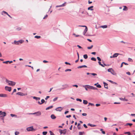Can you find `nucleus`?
I'll return each instance as SVG.
<instances>
[{
	"instance_id": "nucleus-1",
	"label": "nucleus",
	"mask_w": 135,
	"mask_h": 135,
	"mask_svg": "<svg viewBox=\"0 0 135 135\" xmlns=\"http://www.w3.org/2000/svg\"><path fill=\"white\" fill-rule=\"evenodd\" d=\"M108 72H110L113 75H115L116 74V73L112 68L108 69Z\"/></svg>"
},
{
	"instance_id": "nucleus-2",
	"label": "nucleus",
	"mask_w": 135,
	"mask_h": 135,
	"mask_svg": "<svg viewBox=\"0 0 135 135\" xmlns=\"http://www.w3.org/2000/svg\"><path fill=\"white\" fill-rule=\"evenodd\" d=\"M6 113L5 112H2V111L0 114V118H2V119L3 120V122L4 121V119L3 117L6 116Z\"/></svg>"
},
{
	"instance_id": "nucleus-3",
	"label": "nucleus",
	"mask_w": 135,
	"mask_h": 135,
	"mask_svg": "<svg viewBox=\"0 0 135 135\" xmlns=\"http://www.w3.org/2000/svg\"><path fill=\"white\" fill-rule=\"evenodd\" d=\"M27 130L28 131H35V129L33 128V127H28L27 128Z\"/></svg>"
},
{
	"instance_id": "nucleus-4",
	"label": "nucleus",
	"mask_w": 135,
	"mask_h": 135,
	"mask_svg": "<svg viewBox=\"0 0 135 135\" xmlns=\"http://www.w3.org/2000/svg\"><path fill=\"white\" fill-rule=\"evenodd\" d=\"M62 86H64V87L59 89V90L64 89L67 88L68 87H69L68 85L67 84H65L64 85H62Z\"/></svg>"
},
{
	"instance_id": "nucleus-5",
	"label": "nucleus",
	"mask_w": 135,
	"mask_h": 135,
	"mask_svg": "<svg viewBox=\"0 0 135 135\" xmlns=\"http://www.w3.org/2000/svg\"><path fill=\"white\" fill-rule=\"evenodd\" d=\"M66 129H64V130H59V132L61 134H66Z\"/></svg>"
},
{
	"instance_id": "nucleus-6",
	"label": "nucleus",
	"mask_w": 135,
	"mask_h": 135,
	"mask_svg": "<svg viewBox=\"0 0 135 135\" xmlns=\"http://www.w3.org/2000/svg\"><path fill=\"white\" fill-rule=\"evenodd\" d=\"M16 94L22 96L26 95L27 94L26 93L24 94L22 92H18Z\"/></svg>"
},
{
	"instance_id": "nucleus-7",
	"label": "nucleus",
	"mask_w": 135,
	"mask_h": 135,
	"mask_svg": "<svg viewBox=\"0 0 135 135\" xmlns=\"http://www.w3.org/2000/svg\"><path fill=\"white\" fill-rule=\"evenodd\" d=\"M15 84L16 83L15 82L11 81H10L9 83H8V85L12 86L15 85Z\"/></svg>"
},
{
	"instance_id": "nucleus-8",
	"label": "nucleus",
	"mask_w": 135,
	"mask_h": 135,
	"mask_svg": "<svg viewBox=\"0 0 135 135\" xmlns=\"http://www.w3.org/2000/svg\"><path fill=\"white\" fill-rule=\"evenodd\" d=\"M5 88L6 90L8 91H10L11 90V88L7 86H5Z\"/></svg>"
},
{
	"instance_id": "nucleus-9",
	"label": "nucleus",
	"mask_w": 135,
	"mask_h": 135,
	"mask_svg": "<svg viewBox=\"0 0 135 135\" xmlns=\"http://www.w3.org/2000/svg\"><path fill=\"white\" fill-rule=\"evenodd\" d=\"M63 109V108L61 107H59L56 108L55 110L57 111H61L62 109Z\"/></svg>"
},
{
	"instance_id": "nucleus-10",
	"label": "nucleus",
	"mask_w": 135,
	"mask_h": 135,
	"mask_svg": "<svg viewBox=\"0 0 135 135\" xmlns=\"http://www.w3.org/2000/svg\"><path fill=\"white\" fill-rule=\"evenodd\" d=\"M7 96V95L5 94H0V97H6Z\"/></svg>"
},
{
	"instance_id": "nucleus-11",
	"label": "nucleus",
	"mask_w": 135,
	"mask_h": 135,
	"mask_svg": "<svg viewBox=\"0 0 135 135\" xmlns=\"http://www.w3.org/2000/svg\"><path fill=\"white\" fill-rule=\"evenodd\" d=\"M103 84H104V88L107 89H108V87L107 86H108V84L104 82H103Z\"/></svg>"
},
{
	"instance_id": "nucleus-12",
	"label": "nucleus",
	"mask_w": 135,
	"mask_h": 135,
	"mask_svg": "<svg viewBox=\"0 0 135 135\" xmlns=\"http://www.w3.org/2000/svg\"><path fill=\"white\" fill-rule=\"evenodd\" d=\"M39 113V114H41V112L40 111H38V112H35L33 113H29L28 114H36V113Z\"/></svg>"
},
{
	"instance_id": "nucleus-13",
	"label": "nucleus",
	"mask_w": 135,
	"mask_h": 135,
	"mask_svg": "<svg viewBox=\"0 0 135 135\" xmlns=\"http://www.w3.org/2000/svg\"><path fill=\"white\" fill-rule=\"evenodd\" d=\"M87 66L85 65H83L81 66H79L78 67V68H87Z\"/></svg>"
},
{
	"instance_id": "nucleus-14",
	"label": "nucleus",
	"mask_w": 135,
	"mask_h": 135,
	"mask_svg": "<svg viewBox=\"0 0 135 135\" xmlns=\"http://www.w3.org/2000/svg\"><path fill=\"white\" fill-rule=\"evenodd\" d=\"M120 54L119 53H115L113 55V57L114 58L117 57Z\"/></svg>"
},
{
	"instance_id": "nucleus-15",
	"label": "nucleus",
	"mask_w": 135,
	"mask_h": 135,
	"mask_svg": "<svg viewBox=\"0 0 135 135\" xmlns=\"http://www.w3.org/2000/svg\"><path fill=\"white\" fill-rule=\"evenodd\" d=\"M119 99L121 100L126 101H128V99H126L125 98H119Z\"/></svg>"
},
{
	"instance_id": "nucleus-16",
	"label": "nucleus",
	"mask_w": 135,
	"mask_h": 135,
	"mask_svg": "<svg viewBox=\"0 0 135 135\" xmlns=\"http://www.w3.org/2000/svg\"><path fill=\"white\" fill-rule=\"evenodd\" d=\"M93 7V6H91L90 7H88V10H90L91 11H93V9L92 8Z\"/></svg>"
},
{
	"instance_id": "nucleus-17",
	"label": "nucleus",
	"mask_w": 135,
	"mask_h": 135,
	"mask_svg": "<svg viewBox=\"0 0 135 135\" xmlns=\"http://www.w3.org/2000/svg\"><path fill=\"white\" fill-rule=\"evenodd\" d=\"M33 99H36V100H40V98L39 97H33Z\"/></svg>"
},
{
	"instance_id": "nucleus-18",
	"label": "nucleus",
	"mask_w": 135,
	"mask_h": 135,
	"mask_svg": "<svg viewBox=\"0 0 135 135\" xmlns=\"http://www.w3.org/2000/svg\"><path fill=\"white\" fill-rule=\"evenodd\" d=\"M8 62H9L10 63H12L13 62V61H4L3 62V63H5V64H7L8 63Z\"/></svg>"
},
{
	"instance_id": "nucleus-19",
	"label": "nucleus",
	"mask_w": 135,
	"mask_h": 135,
	"mask_svg": "<svg viewBox=\"0 0 135 135\" xmlns=\"http://www.w3.org/2000/svg\"><path fill=\"white\" fill-rule=\"evenodd\" d=\"M51 118L53 119L56 118V117L54 114H52L51 116Z\"/></svg>"
},
{
	"instance_id": "nucleus-20",
	"label": "nucleus",
	"mask_w": 135,
	"mask_h": 135,
	"mask_svg": "<svg viewBox=\"0 0 135 135\" xmlns=\"http://www.w3.org/2000/svg\"><path fill=\"white\" fill-rule=\"evenodd\" d=\"M88 126H89L91 127H96V125H95L92 124L90 123H88L87 124Z\"/></svg>"
},
{
	"instance_id": "nucleus-21",
	"label": "nucleus",
	"mask_w": 135,
	"mask_h": 135,
	"mask_svg": "<svg viewBox=\"0 0 135 135\" xmlns=\"http://www.w3.org/2000/svg\"><path fill=\"white\" fill-rule=\"evenodd\" d=\"M107 25H103V26H101L100 27H102L103 28H107Z\"/></svg>"
},
{
	"instance_id": "nucleus-22",
	"label": "nucleus",
	"mask_w": 135,
	"mask_h": 135,
	"mask_svg": "<svg viewBox=\"0 0 135 135\" xmlns=\"http://www.w3.org/2000/svg\"><path fill=\"white\" fill-rule=\"evenodd\" d=\"M14 44L16 45H19V43L18 41H16V40H15L14 41Z\"/></svg>"
},
{
	"instance_id": "nucleus-23",
	"label": "nucleus",
	"mask_w": 135,
	"mask_h": 135,
	"mask_svg": "<svg viewBox=\"0 0 135 135\" xmlns=\"http://www.w3.org/2000/svg\"><path fill=\"white\" fill-rule=\"evenodd\" d=\"M86 86H87V87L88 88L92 89V86L89 85H86Z\"/></svg>"
},
{
	"instance_id": "nucleus-24",
	"label": "nucleus",
	"mask_w": 135,
	"mask_h": 135,
	"mask_svg": "<svg viewBox=\"0 0 135 135\" xmlns=\"http://www.w3.org/2000/svg\"><path fill=\"white\" fill-rule=\"evenodd\" d=\"M53 105H51L49 107L46 108V110H47L49 109H51L53 107Z\"/></svg>"
},
{
	"instance_id": "nucleus-25",
	"label": "nucleus",
	"mask_w": 135,
	"mask_h": 135,
	"mask_svg": "<svg viewBox=\"0 0 135 135\" xmlns=\"http://www.w3.org/2000/svg\"><path fill=\"white\" fill-rule=\"evenodd\" d=\"M83 103L84 104H86L88 103V102L86 100H83Z\"/></svg>"
},
{
	"instance_id": "nucleus-26",
	"label": "nucleus",
	"mask_w": 135,
	"mask_h": 135,
	"mask_svg": "<svg viewBox=\"0 0 135 135\" xmlns=\"http://www.w3.org/2000/svg\"><path fill=\"white\" fill-rule=\"evenodd\" d=\"M124 8L123 9V11H127L128 9V8L127 6H124Z\"/></svg>"
},
{
	"instance_id": "nucleus-27",
	"label": "nucleus",
	"mask_w": 135,
	"mask_h": 135,
	"mask_svg": "<svg viewBox=\"0 0 135 135\" xmlns=\"http://www.w3.org/2000/svg\"><path fill=\"white\" fill-rule=\"evenodd\" d=\"M84 134V132H79V135H83Z\"/></svg>"
},
{
	"instance_id": "nucleus-28",
	"label": "nucleus",
	"mask_w": 135,
	"mask_h": 135,
	"mask_svg": "<svg viewBox=\"0 0 135 135\" xmlns=\"http://www.w3.org/2000/svg\"><path fill=\"white\" fill-rule=\"evenodd\" d=\"M84 58L85 59H87L88 57V55L87 54H85L83 55Z\"/></svg>"
},
{
	"instance_id": "nucleus-29",
	"label": "nucleus",
	"mask_w": 135,
	"mask_h": 135,
	"mask_svg": "<svg viewBox=\"0 0 135 135\" xmlns=\"http://www.w3.org/2000/svg\"><path fill=\"white\" fill-rule=\"evenodd\" d=\"M98 63H99V65H101L102 66L104 67V66L101 63V62L99 61L98 62Z\"/></svg>"
},
{
	"instance_id": "nucleus-30",
	"label": "nucleus",
	"mask_w": 135,
	"mask_h": 135,
	"mask_svg": "<svg viewBox=\"0 0 135 135\" xmlns=\"http://www.w3.org/2000/svg\"><path fill=\"white\" fill-rule=\"evenodd\" d=\"M19 43L22 44L23 42H24V40H21L18 41Z\"/></svg>"
},
{
	"instance_id": "nucleus-31",
	"label": "nucleus",
	"mask_w": 135,
	"mask_h": 135,
	"mask_svg": "<svg viewBox=\"0 0 135 135\" xmlns=\"http://www.w3.org/2000/svg\"><path fill=\"white\" fill-rule=\"evenodd\" d=\"M41 36H36L34 37L35 38H37V39H39L40 38H41Z\"/></svg>"
},
{
	"instance_id": "nucleus-32",
	"label": "nucleus",
	"mask_w": 135,
	"mask_h": 135,
	"mask_svg": "<svg viewBox=\"0 0 135 135\" xmlns=\"http://www.w3.org/2000/svg\"><path fill=\"white\" fill-rule=\"evenodd\" d=\"M91 60L92 61H96V59L94 57H92L91 58Z\"/></svg>"
},
{
	"instance_id": "nucleus-33",
	"label": "nucleus",
	"mask_w": 135,
	"mask_h": 135,
	"mask_svg": "<svg viewBox=\"0 0 135 135\" xmlns=\"http://www.w3.org/2000/svg\"><path fill=\"white\" fill-rule=\"evenodd\" d=\"M129 123H124L122 125L124 126H129Z\"/></svg>"
},
{
	"instance_id": "nucleus-34",
	"label": "nucleus",
	"mask_w": 135,
	"mask_h": 135,
	"mask_svg": "<svg viewBox=\"0 0 135 135\" xmlns=\"http://www.w3.org/2000/svg\"><path fill=\"white\" fill-rule=\"evenodd\" d=\"M10 115L12 117H17V115H16L15 114H11Z\"/></svg>"
},
{
	"instance_id": "nucleus-35",
	"label": "nucleus",
	"mask_w": 135,
	"mask_h": 135,
	"mask_svg": "<svg viewBox=\"0 0 135 135\" xmlns=\"http://www.w3.org/2000/svg\"><path fill=\"white\" fill-rule=\"evenodd\" d=\"M73 35L75 36L76 37H78L79 36H80L81 37H83L82 36H81V35H76L75 33H73Z\"/></svg>"
},
{
	"instance_id": "nucleus-36",
	"label": "nucleus",
	"mask_w": 135,
	"mask_h": 135,
	"mask_svg": "<svg viewBox=\"0 0 135 135\" xmlns=\"http://www.w3.org/2000/svg\"><path fill=\"white\" fill-rule=\"evenodd\" d=\"M100 131H102V133L103 134H105V132L103 130V129H100Z\"/></svg>"
},
{
	"instance_id": "nucleus-37",
	"label": "nucleus",
	"mask_w": 135,
	"mask_h": 135,
	"mask_svg": "<svg viewBox=\"0 0 135 135\" xmlns=\"http://www.w3.org/2000/svg\"><path fill=\"white\" fill-rule=\"evenodd\" d=\"M93 47V45H91L90 47H87V49H91Z\"/></svg>"
},
{
	"instance_id": "nucleus-38",
	"label": "nucleus",
	"mask_w": 135,
	"mask_h": 135,
	"mask_svg": "<svg viewBox=\"0 0 135 135\" xmlns=\"http://www.w3.org/2000/svg\"><path fill=\"white\" fill-rule=\"evenodd\" d=\"M92 89L95 90H97L98 89L97 88L93 86H92Z\"/></svg>"
},
{
	"instance_id": "nucleus-39",
	"label": "nucleus",
	"mask_w": 135,
	"mask_h": 135,
	"mask_svg": "<svg viewBox=\"0 0 135 135\" xmlns=\"http://www.w3.org/2000/svg\"><path fill=\"white\" fill-rule=\"evenodd\" d=\"M45 102V100L44 99H42L41 100V104H42L44 103Z\"/></svg>"
},
{
	"instance_id": "nucleus-40",
	"label": "nucleus",
	"mask_w": 135,
	"mask_h": 135,
	"mask_svg": "<svg viewBox=\"0 0 135 135\" xmlns=\"http://www.w3.org/2000/svg\"><path fill=\"white\" fill-rule=\"evenodd\" d=\"M97 87L98 88H101V86L99 84H98L97 85Z\"/></svg>"
},
{
	"instance_id": "nucleus-41",
	"label": "nucleus",
	"mask_w": 135,
	"mask_h": 135,
	"mask_svg": "<svg viewBox=\"0 0 135 135\" xmlns=\"http://www.w3.org/2000/svg\"><path fill=\"white\" fill-rule=\"evenodd\" d=\"M19 134V132L18 131H16L15 132V135H18Z\"/></svg>"
},
{
	"instance_id": "nucleus-42",
	"label": "nucleus",
	"mask_w": 135,
	"mask_h": 135,
	"mask_svg": "<svg viewBox=\"0 0 135 135\" xmlns=\"http://www.w3.org/2000/svg\"><path fill=\"white\" fill-rule=\"evenodd\" d=\"M125 134H127L129 135H130L131 134L130 132H126L124 133Z\"/></svg>"
},
{
	"instance_id": "nucleus-43",
	"label": "nucleus",
	"mask_w": 135,
	"mask_h": 135,
	"mask_svg": "<svg viewBox=\"0 0 135 135\" xmlns=\"http://www.w3.org/2000/svg\"><path fill=\"white\" fill-rule=\"evenodd\" d=\"M71 69H67L65 70V72H67L68 71H71Z\"/></svg>"
},
{
	"instance_id": "nucleus-44",
	"label": "nucleus",
	"mask_w": 135,
	"mask_h": 135,
	"mask_svg": "<svg viewBox=\"0 0 135 135\" xmlns=\"http://www.w3.org/2000/svg\"><path fill=\"white\" fill-rule=\"evenodd\" d=\"M76 100L77 101H79L80 102H82V100L81 99L79 98L76 99Z\"/></svg>"
},
{
	"instance_id": "nucleus-45",
	"label": "nucleus",
	"mask_w": 135,
	"mask_h": 135,
	"mask_svg": "<svg viewBox=\"0 0 135 135\" xmlns=\"http://www.w3.org/2000/svg\"><path fill=\"white\" fill-rule=\"evenodd\" d=\"M58 98L57 97H56V98H54L53 99V102H55V101H56V100H57V99H58Z\"/></svg>"
},
{
	"instance_id": "nucleus-46",
	"label": "nucleus",
	"mask_w": 135,
	"mask_h": 135,
	"mask_svg": "<svg viewBox=\"0 0 135 135\" xmlns=\"http://www.w3.org/2000/svg\"><path fill=\"white\" fill-rule=\"evenodd\" d=\"M21 30V28L20 27H17L16 28V30L17 31H20Z\"/></svg>"
},
{
	"instance_id": "nucleus-47",
	"label": "nucleus",
	"mask_w": 135,
	"mask_h": 135,
	"mask_svg": "<svg viewBox=\"0 0 135 135\" xmlns=\"http://www.w3.org/2000/svg\"><path fill=\"white\" fill-rule=\"evenodd\" d=\"M97 58L98 60L99 61H101V59L99 57H97Z\"/></svg>"
},
{
	"instance_id": "nucleus-48",
	"label": "nucleus",
	"mask_w": 135,
	"mask_h": 135,
	"mask_svg": "<svg viewBox=\"0 0 135 135\" xmlns=\"http://www.w3.org/2000/svg\"><path fill=\"white\" fill-rule=\"evenodd\" d=\"M47 133V132H42V134L44 135H46Z\"/></svg>"
},
{
	"instance_id": "nucleus-49",
	"label": "nucleus",
	"mask_w": 135,
	"mask_h": 135,
	"mask_svg": "<svg viewBox=\"0 0 135 135\" xmlns=\"http://www.w3.org/2000/svg\"><path fill=\"white\" fill-rule=\"evenodd\" d=\"M87 31H88V28L86 26V27H85V29L84 30V31L86 32H87Z\"/></svg>"
},
{
	"instance_id": "nucleus-50",
	"label": "nucleus",
	"mask_w": 135,
	"mask_h": 135,
	"mask_svg": "<svg viewBox=\"0 0 135 135\" xmlns=\"http://www.w3.org/2000/svg\"><path fill=\"white\" fill-rule=\"evenodd\" d=\"M5 79H6V82L8 83H9L10 81L8 80L7 79H6V78H5Z\"/></svg>"
},
{
	"instance_id": "nucleus-51",
	"label": "nucleus",
	"mask_w": 135,
	"mask_h": 135,
	"mask_svg": "<svg viewBox=\"0 0 135 135\" xmlns=\"http://www.w3.org/2000/svg\"><path fill=\"white\" fill-rule=\"evenodd\" d=\"M102 63L104 65H105V66H107V65L104 62V61L102 60Z\"/></svg>"
},
{
	"instance_id": "nucleus-52",
	"label": "nucleus",
	"mask_w": 135,
	"mask_h": 135,
	"mask_svg": "<svg viewBox=\"0 0 135 135\" xmlns=\"http://www.w3.org/2000/svg\"><path fill=\"white\" fill-rule=\"evenodd\" d=\"M28 66V67H31V68H32V69H33V67L32 66H30V65H26L25 66Z\"/></svg>"
},
{
	"instance_id": "nucleus-53",
	"label": "nucleus",
	"mask_w": 135,
	"mask_h": 135,
	"mask_svg": "<svg viewBox=\"0 0 135 135\" xmlns=\"http://www.w3.org/2000/svg\"><path fill=\"white\" fill-rule=\"evenodd\" d=\"M48 17V15H46L43 18V19H45L47 18Z\"/></svg>"
},
{
	"instance_id": "nucleus-54",
	"label": "nucleus",
	"mask_w": 135,
	"mask_h": 135,
	"mask_svg": "<svg viewBox=\"0 0 135 135\" xmlns=\"http://www.w3.org/2000/svg\"><path fill=\"white\" fill-rule=\"evenodd\" d=\"M49 132L50 134V135H54V134L51 131H50Z\"/></svg>"
},
{
	"instance_id": "nucleus-55",
	"label": "nucleus",
	"mask_w": 135,
	"mask_h": 135,
	"mask_svg": "<svg viewBox=\"0 0 135 135\" xmlns=\"http://www.w3.org/2000/svg\"><path fill=\"white\" fill-rule=\"evenodd\" d=\"M66 2H65L64 3H63V4H61L62 6V7H64V6H65V4H66Z\"/></svg>"
},
{
	"instance_id": "nucleus-56",
	"label": "nucleus",
	"mask_w": 135,
	"mask_h": 135,
	"mask_svg": "<svg viewBox=\"0 0 135 135\" xmlns=\"http://www.w3.org/2000/svg\"><path fill=\"white\" fill-rule=\"evenodd\" d=\"M91 75H92L93 76L97 75V74L94 73H91Z\"/></svg>"
},
{
	"instance_id": "nucleus-57",
	"label": "nucleus",
	"mask_w": 135,
	"mask_h": 135,
	"mask_svg": "<svg viewBox=\"0 0 135 135\" xmlns=\"http://www.w3.org/2000/svg\"><path fill=\"white\" fill-rule=\"evenodd\" d=\"M126 74L129 75H131V73L129 72H127L126 73Z\"/></svg>"
},
{
	"instance_id": "nucleus-58",
	"label": "nucleus",
	"mask_w": 135,
	"mask_h": 135,
	"mask_svg": "<svg viewBox=\"0 0 135 135\" xmlns=\"http://www.w3.org/2000/svg\"><path fill=\"white\" fill-rule=\"evenodd\" d=\"M65 64L66 65H70L71 64L70 63L68 62H65Z\"/></svg>"
},
{
	"instance_id": "nucleus-59",
	"label": "nucleus",
	"mask_w": 135,
	"mask_h": 135,
	"mask_svg": "<svg viewBox=\"0 0 135 135\" xmlns=\"http://www.w3.org/2000/svg\"><path fill=\"white\" fill-rule=\"evenodd\" d=\"M2 12L4 13V14H5L7 15L8 14V13L7 12H6L4 11H2Z\"/></svg>"
},
{
	"instance_id": "nucleus-60",
	"label": "nucleus",
	"mask_w": 135,
	"mask_h": 135,
	"mask_svg": "<svg viewBox=\"0 0 135 135\" xmlns=\"http://www.w3.org/2000/svg\"><path fill=\"white\" fill-rule=\"evenodd\" d=\"M82 115L84 116H86L87 115V114L85 113H83L82 114Z\"/></svg>"
},
{
	"instance_id": "nucleus-61",
	"label": "nucleus",
	"mask_w": 135,
	"mask_h": 135,
	"mask_svg": "<svg viewBox=\"0 0 135 135\" xmlns=\"http://www.w3.org/2000/svg\"><path fill=\"white\" fill-rule=\"evenodd\" d=\"M128 61L130 62H131L132 61V60L131 58H129L128 59Z\"/></svg>"
},
{
	"instance_id": "nucleus-62",
	"label": "nucleus",
	"mask_w": 135,
	"mask_h": 135,
	"mask_svg": "<svg viewBox=\"0 0 135 135\" xmlns=\"http://www.w3.org/2000/svg\"><path fill=\"white\" fill-rule=\"evenodd\" d=\"M49 97H50L49 96H47L45 98V100H47L48 98H49Z\"/></svg>"
},
{
	"instance_id": "nucleus-63",
	"label": "nucleus",
	"mask_w": 135,
	"mask_h": 135,
	"mask_svg": "<svg viewBox=\"0 0 135 135\" xmlns=\"http://www.w3.org/2000/svg\"><path fill=\"white\" fill-rule=\"evenodd\" d=\"M73 86L75 87L76 88H78V86L77 85H73Z\"/></svg>"
},
{
	"instance_id": "nucleus-64",
	"label": "nucleus",
	"mask_w": 135,
	"mask_h": 135,
	"mask_svg": "<svg viewBox=\"0 0 135 135\" xmlns=\"http://www.w3.org/2000/svg\"><path fill=\"white\" fill-rule=\"evenodd\" d=\"M71 115H69L66 116V117L67 118H68L71 117Z\"/></svg>"
}]
</instances>
